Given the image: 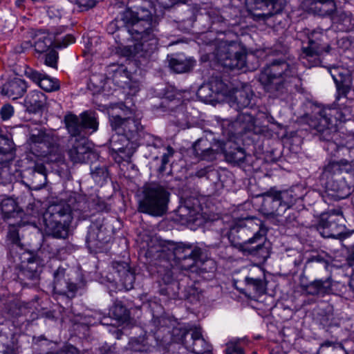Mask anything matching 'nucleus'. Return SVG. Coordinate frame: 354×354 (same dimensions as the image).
<instances>
[{
  "label": "nucleus",
  "mask_w": 354,
  "mask_h": 354,
  "mask_svg": "<svg viewBox=\"0 0 354 354\" xmlns=\"http://www.w3.org/2000/svg\"><path fill=\"white\" fill-rule=\"evenodd\" d=\"M127 10L122 16L125 30L135 40L138 57L149 58L157 50V29L151 20L152 2L150 0H128Z\"/></svg>",
  "instance_id": "f257e3e1"
},
{
  "label": "nucleus",
  "mask_w": 354,
  "mask_h": 354,
  "mask_svg": "<svg viewBox=\"0 0 354 354\" xmlns=\"http://www.w3.org/2000/svg\"><path fill=\"white\" fill-rule=\"evenodd\" d=\"M108 112L112 129L118 134L121 133L111 139L112 149L116 152L126 153L130 157L142 138L151 137L145 133L140 113L134 109L123 103H118L112 105Z\"/></svg>",
  "instance_id": "f03ea898"
},
{
  "label": "nucleus",
  "mask_w": 354,
  "mask_h": 354,
  "mask_svg": "<svg viewBox=\"0 0 354 354\" xmlns=\"http://www.w3.org/2000/svg\"><path fill=\"white\" fill-rule=\"evenodd\" d=\"M259 80L267 92L281 97L300 83L298 63L290 59H275L263 68Z\"/></svg>",
  "instance_id": "7ed1b4c3"
},
{
  "label": "nucleus",
  "mask_w": 354,
  "mask_h": 354,
  "mask_svg": "<svg viewBox=\"0 0 354 354\" xmlns=\"http://www.w3.org/2000/svg\"><path fill=\"white\" fill-rule=\"evenodd\" d=\"M169 196V192L160 185H145L138 195V211L155 217L162 216L168 210Z\"/></svg>",
  "instance_id": "20e7f679"
},
{
  "label": "nucleus",
  "mask_w": 354,
  "mask_h": 354,
  "mask_svg": "<svg viewBox=\"0 0 354 354\" xmlns=\"http://www.w3.org/2000/svg\"><path fill=\"white\" fill-rule=\"evenodd\" d=\"M64 123L71 138L74 140L71 153H75V161L85 159L84 156L88 153V140L86 137L88 128V113L83 112L80 116L69 113L64 116Z\"/></svg>",
  "instance_id": "39448f33"
},
{
  "label": "nucleus",
  "mask_w": 354,
  "mask_h": 354,
  "mask_svg": "<svg viewBox=\"0 0 354 354\" xmlns=\"http://www.w3.org/2000/svg\"><path fill=\"white\" fill-rule=\"evenodd\" d=\"M73 214L72 208L66 203L48 207L43 216L45 233L55 238H66Z\"/></svg>",
  "instance_id": "423d86ee"
},
{
  "label": "nucleus",
  "mask_w": 354,
  "mask_h": 354,
  "mask_svg": "<svg viewBox=\"0 0 354 354\" xmlns=\"http://www.w3.org/2000/svg\"><path fill=\"white\" fill-rule=\"evenodd\" d=\"M263 201L261 203V211L270 216H281L288 207H292L297 199L301 196L296 194L294 189L277 190L274 188L270 189L262 194Z\"/></svg>",
  "instance_id": "0eeeda50"
},
{
  "label": "nucleus",
  "mask_w": 354,
  "mask_h": 354,
  "mask_svg": "<svg viewBox=\"0 0 354 354\" xmlns=\"http://www.w3.org/2000/svg\"><path fill=\"white\" fill-rule=\"evenodd\" d=\"M214 55L217 62L230 70H241L246 66V53L236 41L216 39Z\"/></svg>",
  "instance_id": "6e6552de"
},
{
  "label": "nucleus",
  "mask_w": 354,
  "mask_h": 354,
  "mask_svg": "<svg viewBox=\"0 0 354 354\" xmlns=\"http://www.w3.org/2000/svg\"><path fill=\"white\" fill-rule=\"evenodd\" d=\"M307 39L306 41H302L299 55L301 63L307 68L321 66L323 55L330 50V45L326 41V35L323 32L315 30Z\"/></svg>",
  "instance_id": "1a4fd4ad"
},
{
  "label": "nucleus",
  "mask_w": 354,
  "mask_h": 354,
  "mask_svg": "<svg viewBox=\"0 0 354 354\" xmlns=\"http://www.w3.org/2000/svg\"><path fill=\"white\" fill-rule=\"evenodd\" d=\"M172 340L183 344L187 350L196 354H210L212 346L203 337L200 327L189 330L185 328H175L172 330Z\"/></svg>",
  "instance_id": "9d476101"
},
{
  "label": "nucleus",
  "mask_w": 354,
  "mask_h": 354,
  "mask_svg": "<svg viewBox=\"0 0 354 354\" xmlns=\"http://www.w3.org/2000/svg\"><path fill=\"white\" fill-rule=\"evenodd\" d=\"M262 222L256 217H247L236 221L230 227L227 237L232 245L239 250L242 245L261 228Z\"/></svg>",
  "instance_id": "9b49d317"
},
{
  "label": "nucleus",
  "mask_w": 354,
  "mask_h": 354,
  "mask_svg": "<svg viewBox=\"0 0 354 354\" xmlns=\"http://www.w3.org/2000/svg\"><path fill=\"white\" fill-rule=\"evenodd\" d=\"M335 113H338L337 110L334 109H322L317 118V124L315 126L317 131L320 133L319 139L327 142L326 146L324 147L327 151L339 148L335 142L330 141L332 138L330 127L335 125L333 123L334 121L342 120L340 115L337 116Z\"/></svg>",
  "instance_id": "f8f14e48"
},
{
  "label": "nucleus",
  "mask_w": 354,
  "mask_h": 354,
  "mask_svg": "<svg viewBox=\"0 0 354 354\" xmlns=\"http://www.w3.org/2000/svg\"><path fill=\"white\" fill-rule=\"evenodd\" d=\"M173 254L178 266L183 270L194 271V267L203 261L202 250L191 245L178 244L174 248Z\"/></svg>",
  "instance_id": "ddd939ff"
},
{
  "label": "nucleus",
  "mask_w": 354,
  "mask_h": 354,
  "mask_svg": "<svg viewBox=\"0 0 354 354\" xmlns=\"http://www.w3.org/2000/svg\"><path fill=\"white\" fill-rule=\"evenodd\" d=\"M248 12L255 21H265L274 15L280 13L283 8L278 2L269 0H245Z\"/></svg>",
  "instance_id": "4468645a"
},
{
  "label": "nucleus",
  "mask_w": 354,
  "mask_h": 354,
  "mask_svg": "<svg viewBox=\"0 0 354 354\" xmlns=\"http://www.w3.org/2000/svg\"><path fill=\"white\" fill-rule=\"evenodd\" d=\"M223 133L227 136H241L255 130V119L248 111L238 115L234 121L224 120L221 124Z\"/></svg>",
  "instance_id": "2eb2a0df"
},
{
  "label": "nucleus",
  "mask_w": 354,
  "mask_h": 354,
  "mask_svg": "<svg viewBox=\"0 0 354 354\" xmlns=\"http://www.w3.org/2000/svg\"><path fill=\"white\" fill-rule=\"evenodd\" d=\"M71 270L59 267L54 272L53 292L55 295L73 298L78 289L77 285L71 280Z\"/></svg>",
  "instance_id": "dca6fc26"
},
{
  "label": "nucleus",
  "mask_w": 354,
  "mask_h": 354,
  "mask_svg": "<svg viewBox=\"0 0 354 354\" xmlns=\"http://www.w3.org/2000/svg\"><path fill=\"white\" fill-rule=\"evenodd\" d=\"M75 42V38L71 35H67L62 39H55L53 34L39 32L35 35L34 47L38 53L46 52L50 46L54 45L57 48L67 47Z\"/></svg>",
  "instance_id": "f3484780"
},
{
  "label": "nucleus",
  "mask_w": 354,
  "mask_h": 354,
  "mask_svg": "<svg viewBox=\"0 0 354 354\" xmlns=\"http://www.w3.org/2000/svg\"><path fill=\"white\" fill-rule=\"evenodd\" d=\"M20 261L18 278L21 281L26 279L35 281L39 277V263L37 259L28 251L19 253L16 257Z\"/></svg>",
  "instance_id": "a211bd4d"
},
{
  "label": "nucleus",
  "mask_w": 354,
  "mask_h": 354,
  "mask_svg": "<svg viewBox=\"0 0 354 354\" xmlns=\"http://www.w3.org/2000/svg\"><path fill=\"white\" fill-rule=\"evenodd\" d=\"M221 141L214 138L209 141L207 138L197 140L193 145V150L196 157L201 160L212 161L221 152Z\"/></svg>",
  "instance_id": "6ab92c4d"
},
{
  "label": "nucleus",
  "mask_w": 354,
  "mask_h": 354,
  "mask_svg": "<svg viewBox=\"0 0 354 354\" xmlns=\"http://www.w3.org/2000/svg\"><path fill=\"white\" fill-rule=\"evenodd\" d=\"M339 218L335 214H322L317 225L320 234L325 238H344V226L339 224Z\"/></svg>",
  "instance_id": "aec40b11"
},
{
  "label": "nucleus",
  "mask_w": 354,
  "mask_h": 354,
  "mask_svg": "<svg viewBox=\"0 0 354 354\" xmlns=\"http://www.w3.org/2000/svg\"><path fill=\"white\" fill-rule=\"evenodd\" d=\"M326 183V194L335 201L348 197L351 194V187L344 176L328 177Z\"/></svg>",
  "instance_id": "412c9836"
},
{
  "label": "nucleus",
  "mask_w": 354,
  "mask_h": 354,
  "mask_svg": "<svg viewBox=\"0 0 354 354\" xmlns=\"http://www.w3.org/2000/svg\"><path fill=\"white\" fill-rule=\"evenodd\" d=\"M245 288L254 294L260 296L266 292V275L263 270L254 268L244 279Z\"/></svg>",
  "instance_id": "4be33fe9"
},
{
  "label": "nucleus",
  "mask_w": 354,
  "mask_h": 354,
  "mask_svg": "<svg viewBox=\"0 0 354 354\" xmlns=\"http://www.w3.org/2000/svg\"><path fill=\"white\" fill-rule=\"evenodd\" d=\"M230 138L225 141H221V152L223 153L226 160L232 164H241L245 161L246 154L245 150L232 140L234 136H228Z\"/></svg>",
  "instance_id": "5701e85b"
},
{
  "label": "nucleus",
  "mask_w": 354,
  "mask_h": 354,
  "mask_svg": "<svg viewBox=\"0 0 354 354\" xmlns=\"http://www.w3.org/2000/svg\"><path fill=\"white\" fill-rule=\"evenodd\" d=\"M265 240V233L261 228L250 238V241H247L245 244L242 245L239 250L244 254L261 256L267 252L264 245Z\"/></svg>",
  "instance_id": "b1692460"
},
{
  "label": "nucleus",
  "mask_w": 354,
  "mask_h": 354,
  "mask_svg": "<svg viewBox=\"0 0 354 354\" xmlns=\"http://www.w3.org/2000/svg\"><path fill=\"white\" fill-rule=\"evenodd\" d=\"M24 74L27 78L37 84L43 90L51 92L59 88L58 81L45 73H40L32 68H27Z\"/></svg>",
  "instance_id": "393cba45"
},
{
  "label": "nucleus",
  "mask_w": 354,
  "mask_h": 354,
  "mask_svg": "<svg viewBox=\"0 0 354 354\" xmlns=\"http://www.w3.org/2000/svg\"><path fill=\"white\" fill-rule=\"evenodd\" d=\"M353 174L354 165L346 159L331 160L324 166L323 175L328 177L342 176V174Z\"/></svg>",
  "instance_id": "a878e982"
},
{
  "label": "nucleus",
  "mask_w": 354,
  "mask_h": 354,
  "mask_svg": "<svg viewBox=\"0 0 354 354\" xmlns=\"http://www.w3.org/2000/svg\"><path fill=\"white\" fill-rule=\"evenodd\" d=\"M27 84L25 80L14 77L7 81L2 86L1 93L13 100L22 97L26 92Z\"/></svg>",
  "instance_id": "bb28decb"
},
{
  "label": "nucleus",
  "mask_w": 354,
  "mask_h": 354,
  "mask_svg": "<svg viewBox=\"0 0 354 354\" xmlns=\"http://www.w3.org/2000/svg\"><path fill=\"white\" fill-rule=\"evenodd\" d=\"M113 268L118 273L122 288L125 290L133 289L136 276L129 264L126 262H115L113 264Z\"/></svg>",
  "instance_id": "cd10ccee"
},
{
  "label": "nucleus",
  "mask_w": 354,
  "mask_h": 354,
  "mask_svg": "<svg viewBox=\"0 0 354 354\" xmlns=\"http://www.w3.org/2000/svg\"><path fill=\"white\" fill-rule=\"evenodd\" d=\"M333 281L330 277L325 279H315L307 285H302V289L310 295H322L332 292Z\"/></svg>",
  "instance_id": "c85d7f7f"
},
{
  "label": "nucleus",
  "mask_w": 354,
  "mask_h": 354,
  "mask_svg": "<svg viewBox=\"0 0 354 354\" xmlns=\"http://www.w3.org/2000/svg\"><path fill=\"white\" fill-rule=\"evenodd\" d=\"M196 61L183 53L173 55L169 59V66L176 73L190 71L195 65Z\"/></svg>",
  "instance_id": "c756f323"
},
{
  "label": "nucleus",
  "mask_w": 354,
  "mask_h": 354,
  "mask_svg": "<svg viewBox=\"0 0 354 354\" xmlns=\"http://www.w3.org/2000/svg\"><path fill=\"white\" fill-rule=\"evenodd\" d=\"M46 103V95L39 91H32L26 97L25 104L27 110L31 113L41 111Z\"/></svg>",
  "instance_id": "7c9ffc66"
},
{
  "label": "nucleus",
  "mask_w": 354,
  "mask_h": 354,
  "mask_svg": "<svg viewBox=\"0 0 354 354\" xmlns=\"http://www.w3.org/2000/svg\"><path fill=\"white\" fill-rule=\"evenodd\" d=\"M253 93L250 89L236 90L234 93L232 107L236 110L247 108L252 104Z\"/></svg>",
  "instance_id": "2f4dec72"
},
{
  "label": "nucleus",
  "mask_w": 354,
  "mask_h": 354,
  "mask_svg": "<svg viewBox=\"0 0 354 354\" xmlns=\"http://www.w3.org/2000/svg\"><path fill=\"white\" fill-rule=\"evenodd\" d=\"M26 127L29 132V142L30 144H44L46 145L48 142L50 137L46 133L44 129L40 124L31 123L26 125Z\"/></svg>",
  "instance_id": "473e14b6"
},
{
  "label": "nucleus",
  "mask_w": 354,
  "mask_h": 354,
  "mask_svg": "<svg viewBox=\"0 0 354 354\" xmlns=\"http://www.w3.org/2000/svg\"><path fill=\"white\" fill-rule=\"evenodd\" d=\"M113 80L118 84L127 85L129 88L132 90L133 93H136L139 91L138 84L135 83L133 87L130 84L129 73L127 71V68L124 66H117L115 69L113 70Z\"/></svg>",
  "instance_id": "72a5a7b5"
},
{
  "label": "nucleus",
  "mask_w": 354,
  "mask_h": 354,
  "mask_svg": "<svg viewBox=\"0 0 354 354\" xmlns=\"http://www.w3.org/2000/svg\"><path fill=\"white\" fill-rule=\"evenodd\" d=\"M31 187L35 190L41 189L46 183V168L43 165H37L31 171Z\"/></svg>",
  "instance_id": "f704fd0d"
},
{
  "label": "nucleus",
  "mask_w": 354,
  "mask_h": 354,
  "mask_svg": "<svg viewBox=\"0 0 354 354\" xmlns=\"http://www.w3.org/2000/svg\"><path fill=\"white\" fill-rule=\"evenodd\" d=\"M0 208L5 217H14L15 214L21 213V209L18 206L17 201L11 197H6L1 200Z\"/></svg>",
  "instance_id": "c9c22d12"
},
{
  "label": "nucleus",
  "mask_w": 354,
  "mask_h": 354,
  "mask_svg": "<svg viewBox=\"0 0 354 354\" xmlns=\"http://www.w3.org/2000/svg\"><path fill=\"white\" fill-rule=\"evenodd\" d=\"M313 6L315 12L323 17L332 15L336 7L333 0H314Z\"/></svg>",
  "instance_id": "e433bc0d"
},
{
  "label": "nucleus",
  "mask_w": 354,
  "mask_h": 354,
  "mask_svg": "<svg viewBox=\"0 0 354 354\" xmlns=\"http://www.w3.org/2000/svg\"><path fill=\"white\" fill-rule=\"evenodd\" d=\"M13 142L3 136H0V164L7 163L12 159Z\"/></svg>",
  "instance_id": "4c0bfd02"
},
{
  "label": "nucleus",
  "mask_w": 354,
  "mask_h": 354,
  "mask_svg": "<svg viewBox=\"0 0 354 354\" xmlns=\"http://www.w3.org/2000/svg\"><path fill=\"white\" fill-rule=\"evenodd\" d=\"M8 239L11 243V251L15 253V257L19 256V253L26 251L20 241L19 232L15 228H10L8 233Z\"/></svg>",
  "instance_id": "58836bf2"
},
{
  "label": "nucleus",
  "mask_w": 354,
  "mask_h": 354,
  "mask_svg": "<svg viewBox=\"0 0 354 354\" xmlns=\"http://www.w3.org/2000/svg\"><path fill=\"white\" fill-rule=\"evenodd\" d=\"M90 174L95 184L100 187H102L108 178V171L104 166L95 167Z\"/></svg>",
  "instance_id": "ea45409f"
},
{
  "label": "nucleus",
  "mask_w": 354,
  "mask_h": 354,
  "mask_svg": "<svg viewBox=\"0 0 354 354\" xmlns=\"http://www.w3.org/2000/svg\"><path fill=\"white\" fill-rule=\"evenodd\" d=\"M330 75L336 85L337 91V100H339L341 97H346L347 94L350 91V86L344 83L345 77H340V78H338L337 75L332 72H330Z\"/></svg>",
  "instance_id": "a19ab883"
},
{
  "label": "nucleus",
  "mask_w": 354,
  "mask_h": 354,
  "mask_svg": "<svg viewBox=\"0 0 354 354\" xmlns=\"http://www.w3.org/2000/svg\"><path fill=\"white\" fill-rule=\"evenodd\" d=\"M198 97L204 102H209L214 100V94L209 84H202L197 91Z\"/></svg>",
  "instance_id": "79ce46f5"
},
{
  "label": "nucleus",
  "mask_w": 354,
  "mask_h": 354,
  "mask_svg": "<svg viewBox=\"0 0 354 354\" xmlns=\"http://www.w3.org/2000/svg\"><path fill=\"white\" fill-rule=\"evenodd\" d=\"M214 95L225 94L227 88L226 84L218 77H212L208 82Z\"/></svg>",
  "instance_id": "37998d69"
},
{
  "label": "nucleus",
  "mask_w": 354,
  "mask_h": 354,
  "mask_svg": "<svg viewBox=\"0 0 354 354\" xmlns=\"http://www.w3.org/2000/svg\"><path fill=\"white\" fill-rule=\"evenodd\" d=\"M129 348L136 352H143L148 349L143 337L132 338L129 342Z\"/></svg>",
  "instance_id": "c03bdc74"
},
{
  "label": "nucleus",
  "mask_w": 354,
  "mask_h": 354,
  "mask_svg": "<svg viewBox=\"0 0 354 354\" xmlns=\"http://www.w3.org/2000/svg\"><path fill=\"white\" fill-rule=\"evenodd\" d=\"M58 53L55 50H50L44 56V64L53 68H57Z\"/></svg>",
  "instance_id": "a18cd8bd"
},
{
  "label": "nucleus",
  "mask_w": 354,
  "mask_h": 354,
  "mask_svg": "<svg viewBox=\"0 0 354 354\" xmlns=\"http://www.w3.org/2000/svg\"><path fill=\"white\" fill-rule=\"evenodd\" d=\"M297 214L298 212L297 211L291 207H288L286 213L283 216H279L281 218L279 221L286 224H291L296 221Z\"/></svg>",
  "instance_id": "49530a36"
},
{
  "label": "nucleus",
  "mask_w": 354,
  "mask_h": 354,
  "mask_svg": "<svg viewBox=\"0 0 354 354\" xmlns=\"http://www.w3.org/2000/svg\"><path fill=\"white\" fill-rule=\"evenodd\" d=\"M225 354H244L237 341H230L226 344Z\"/></svg>",
  "instance_id": "de8ad7c7"
},
{
  "label": "nucleus",
  "mask_w": 354,
  "mask_h": 354,
  "mask_svg": "<svg viewBox=\"0 0 354 354\" xmlns=\"http://www.w3.org/2000/svg\"><path fill=\"white\" fill-rule=\"evenodd\" d=\"M112 312L115 319L118 320L125 319L127 315V309L122 304H115L113 307Z\"/></svg>",
  "instance_id": "09e8293b"
},
{
  "label": "nucleus",
  "mask_w": 354,
  "mask_h": 354,
  "mask_svg": "<svg viewBox=\"0 0 354 354\" xmlns=\"http://www.w3.org/2000/svg\"><path fill=\"white\" fill-rule=\"evenodd\" d=\"M167 153H165L161 158V165L159 167V171L162 173L165 171V166L169 162V159L174 155V151L173 148L170 146H167Z\"/></svg>",
  "instance_id": "8fccbe9b"
},
{
  "label": "nucleus",
  "mask_w": 354,
  "mask_h": 354,
  "mask_svg": "<svg viewBox=\"0 0 354 354\" xmlns=\"http://www.w3.org/2000/svg\"><path fill=\"white\" fill-rule=\"evenodd\" d=\"M14 114V108L9 104H4L0 109V116L3 120H9Z\"/></svg>",
  "instance_id": "3c124183"
},
{
  "label": "nucleus",
  "mask_w": 354,
  "mask_h": 354,
  "mask_svg": "<svg viewBox=\"0 0 354 354\" xmlns=\"http://www.w3.org/2000/svg\"><path fill=\"white\" fill-rule=\"evenodd\" d=\"M47 14L50 18L60 19L62 15V10L52 6L48 7Z\"/></svg>",
  "instance_id": "603ef678"
},
{
  "label": "nucleus",
  "mask_w": 354,
  "mask_h": 354,
  "mask_svg": "<svg viewBox=\"0 0 354 354\" xmlns=\"http://www.w3.org/2000/svg\"><path fill=\"white\" fill-rule=\"evenodd\" d=\"M168 108L174 110V107L176 106L177 110L180 112H183L184 111V105L182 104L180 99H173L170 100V104H167Z\"/></svg>",
  "instance_id": "864d4df0"
},
{
  "label": "nucleus",
  "mask_w": 354,
  "mask_h": 354,
  "mask_svg": "<svg viewBox=\"0 0 354 354\" xmlns=\"http://www.w3.org/2000/svg\"><path fill=\"white\" fill-rule=\"evenodd\" d=\"M324 263V267H326L328 265L327 261L319 254L312 255L308 260V263Z\"/></svg>",
  "instance_id": "5fc2aeb1"
},
{
  "label": "nucleus",
  "mask_w": 354,
  "mask_h": 354,
  "mask_svg": "<svg viewBox=\"0 0 354 354\" xmlns=\"http://www.w3.org/2000/svg\"><path fill=\"white\" fill-rule=\"evenodd\" d=\"M93 203L95 205V210L97 212H101L106 209V203L102 199H93Z\"/></svg>",
  "instance_id": "6e6d98bb"
},
{
  "label": "nucleus",
  "mask_w": 354,
  "mask_h": 354,
  "mask_svg": "<svg viewBox=\"0 0 354 354\" xmlns=\"http://www.w3.org/2000/svg\"><path fill=\"white\" fill-rule=\"evenodd\" d=\"M176 270L175 268H173L171 270H166L165 274L162 276V280L165 283H169L173 280V275Z\"/></svg>",
  "instance_id": "4d7b16f0"
},
{
  "label": "nucleus",
  "mask_w": 354,
  "mask_h": 354,
  "mask_svg": "<svg viewBox=\"0 0 354 354\" xmlns=\"http://www.w3.org/2000/svg\"><path fill=\"white\" fill-rule=\"evenodd\" d=\"M98 124L99 123L95 117L90 113V130L91 129L92 132L96 131L98 129Z\"/></svg>",
  "instance_id": "13d9d810"
},
{
  "label": "nucleus",
  "mask_w": 354,
  "mask_h": 354,
  "mask_svg": "<svg viewBox=\"0 0 354 354\" xmlns=\"http://www.w3.org/2000/svg\"><path fill=\"white\" fill-rule=\"evenodd\" d=\"M80 11L88 10V0H75Z\"/></svg>",
  "instance_id": "bf43d9fd"
},
{
  "label": "nucleus",
  "mask_w": 354,
  "mask_h": 354,
  "mask_svg": "<svg viewBox=\"0 0 354 354\" xmlns=\"http://www.w3.org/2000/svg\"><path fill=\"white\" fill-rule=\"evenodd\" d=\"M342 68L339 67H333V68H328V71L330 73L332 72L333 73L335 74L338 78H340V77H344L342 74V73L340 71Z\"/></svg>",
  "instance_id": "052dcab7"
},
{
  "label": "nucleus",
  "mask_w": 354,
  "mask_h": 354,
  "mask_svg": "<svg viewBox=\"0 0 354 354\" xmlns=\"http://www.w3.org/2000/svg\"><path fill=\"white\" fill-rule=\"evenodd\" d=\"M156 1L163 8H169L172 3V0H156Z\"/></svg>",
  "instance_id": "680f3d73"
},
{
  "label": "nucleus",
  "mask_w": 354,
  "mask_h": 354,
  "mask_svg": "<svg viewBox=\"0 0 354 354\" xmlns=\"http://www.w3.org/2000/svg\"><path fill=\"white\" fill-rule=\"evenodd\" d=\"M194 292H195V290L194 289H190L189 291H187V292H185L184 294V297L186 299L190 300L191 302H193L192 295H193V297L194 298L195 297Z\"/></svg>",
  "instance_id": "e2e57ef3"
},
{
  "label": "nucleus",
  "mask_w": 354,
  "mask_h": 354,
  "mask_svg": "<svg viewBox=\"0 0 354 354\" xmlns=\"http://www.w3.org/2000/svg\"><path fill=\"white\" fill-rule=\"evenodd\" d=\"M1 354H16V353H15L13 348L8 346L6 348V349H4L2 351Z\"/></svg>",
  "instance_id": "0e129e2a"
},
{
  "label": "nucleus",
  "mask_w": 354,
  "mask_h": 354,
  "mask_svg": "<svg viewBox=\"0 0 354 354\" xmlns=\"http://www.w3.org/2000/svg\"><path fill=\"white\" fill-rule=\"evenodd\" d=\"M89 153H90V160L92 158L91 156H93V158L95 159H97L100 156L99 153L97 152H96L95 151L93 150L91 147H90Z\"/></svg>",
  "instance_id": "69168bd1"
},
{
  "label": "nucleus",
  "mask_w": 354,
  "mask_h": 354,
  "mask_svg": "<svg viewBox=\"0 0 354 354\" xmlns=\"http://www.w3.org/2000/svg\"><path fill=\"white\" fill-rule=\"evenodd\" d=\"M57 354H77V352L68 351H61Z\"/></svg>",
  "instance_id": "338daca9"
},
{
  "label": "nucleus",
  "mask_w": 354,
  "mask_h": 354,
  "mask_svg": "<svg viewBox=\"0 0 354 354\" xmlns=\"http://www.w3.org/2000/svg\"><path fill=\"white\" fill-rule=\"evenodd\" d=\"M115 26H116V22L112 21L109 24V28L112 30Z\"/></svg>",
  "instance_id": "774afa93"
}]
</instances>
